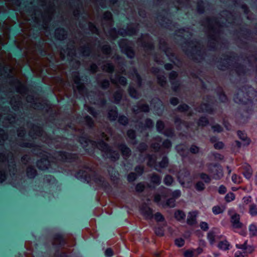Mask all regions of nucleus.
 <instances>
[{"instance_id": "4468645a", "label": "nucleus", "mask_w": 257, "mask_h": 257, "mask_svg": "<svg viewBox=\"0 0 257 257\" xmlns=\"http://www.w3.org/2000/svg\"><path fill=\"white\" fill-rule=\"evenodd\" d=\"M249 234L250 236L253 237L257 236V225L252 223L248 227Z\"/></svg>"}, {"instance_id": "393cba45", "label": "nucleus", "mask_w": 257, "mask_h": 257, "mask_svg": "<svg viewBox=\"0 0 257 257\" xmlns=\"http://www.w3.org/2000/svg\"><path fill=\"white\" fill-rule=\"evenodd\" d=\"M27 174L29 178H34L36 176V171L33 167H29L27 168Z\"/></svg>"}, {"instance_id": "4c0bfd02", "label": "nucleus", "mask_w": 257, "mask_h": 257, "mask_svg": "<svg viewBox=\"0 0 257 257\" xmlns=\"http://www.w3.org/2000/svg\"><path fill=\"white\" fill-rule=\"evenodd\" d=\"M184 148L185 147L182 145H179L176 147L177 151L182 156L184 155V152L185 151Z\"/></svg>"}, {"instance_id": "f257e3e1", "label": "nucleus", "mask_w": 257, "mask_h": 257, "mask_svg": "<svg viewBox=\"0 0 257 257\" xmlns=\"http://www.w3.org/2000/svg\"><path fill=\"white\" fill-rule=\"evenodd\" d=\"M254 247L251 242H237L232 251V257H245L251 253Z\"/></svg>"}, {"instance_id": "bf43d9fd", "label": "nucleus", "mask_w": 257, "mask_h": 257, "mask_svg": "<svg viewBox=\"0 0 257 257\" xmlns=\"http://www.w3.org/2000/svg\"><path fill=\"white\" fill-rule=\"evenodd\" d=\"M155 233L159 236H162L164 234V231L161 228H156L155 229Z\"/></svg>"}, {"instance_id": "c03bdc74", "label": "nucleus", "mask_w": 257, "mask_h": 257, "mask_svg": "<svg viewBox=\"0 0 257 257\" xmlns=\"http://www.w3.org/2000/svg\"><path fill=\"white\" fill-rule=\"evenodd\" d=\"M136 178H137V175L134 173H131L129 174L127 176L128 181L130 182L134 181V180H135Z\"/></svg>"}, {"instance_id": "de8ad7c7", "label": "nucleus", "mask_w": 257, "mask_h": 257, "mask_svg": "<svg viewBox=\"0 0 257 257\" xmlns=\"http://www.w3.org/2000/svg\"><path fill=\"white\" fill-rule=\"evenodd\" d=\"M156 140L157 141V142H159V143H155V144H152V147L155 150H158V149L160 148V143H161V139L160 138H156Z\"/></svg>"}, {"instance_id": "a878e982", "label": "nucleus", "mask_w": 257, "mask_h": 257, "mask_svg": "<svg viewBox=\"0 0 257 257\" xmlns=\"http://www.w3.org/2000/svg\"><path fill=\"white\" fill-rule=\"evenodd\" d=\"M151 182L156 185H159L161 182V178L155 174L152 176L151 178Z\"/></svg>"}, {"instance_id": "39448f33", "label": "nucleus", "mask_w": 257, "mask_h": 257, "mask_svg": "<svg viewBox=\"0 0 257 257\" xmlns=\"http://www.w3.org/2000/svg\"><path fill=\"white\" fill-rule=\"evenodd\" d=\"M178 180L182 185L186 183H190L192 181L190 173L187 170H184L183 172L179 173Z\"/></svg>"}, {"instance_id": "69168bd1", "label": "nucleus", "mask_w": 257, "mask_h": 257, "mask_svg": "<svg viewBox=\"0 0 257 257\" xmlns=\"http://www.w3.org/2000/svg\"><path fill=\"white\" fill-rule=\"evenodd\" d=\"M178 108L180 111H184L188 109V106L186 104H183L179 105Z\"/></svg>"}, {"instance_id": "09e8293b", "label": "nucleus", "mask_w": 257, "mask_h": 257, "mask_svg": "<svg viewBox=\"0 0 257 257\" xmlns=\"http://www.w3.org/2000/svg\"><path fill=\"white\" fill-rule=\"evenodd\" d=\"M104 253H105V255L107 257H110V256H112V255L113 254V250H112V249L111 248H107L105 250Z\"/></svg>"}, {"instance_id": "864d4df0", "label": "nucleus", "mask_w": 257, "mask_h": 257, "mask_svg": "<svg viewBox=\"0 0 257 257\" xmlns=\"http://www.w3.org/2000/svg\"><path fill=\"white\" fill-rule=\"evenodd\" d=\"M145 188V186L142 183L138 184L136 187V189L138 192H142Z\"/></svg>"}, {"instance_id": "c756f323", "label": "nucleus", "mask_w": 257, "mask_h": 257, "mask_svg": "<svg viewBox=\"0 0 257 257\" xmlns=\"http://www.w3.org/2000/svg\"><path fill=\"white\" fill-rule=\"evenodd\" d=\"M156 159L155 156H149L148 165L150 167L154 166L155 167V165H157V164H156Z\"/></svg>"}, {"instance_id": "ea45409f", "label": "nucleus", "mask_w": 257, "mask_h": 257, "mask_svg": "<svg viewBox=\"0 0 257 257\" xmlns=\"http://www.w3.org/2000/svg\"><path fill=\"white\" fill-rule=\"evenodd\" d=\"M94 181L98 184V185H101L104 182V178L101 176H97L95 177Z\"/></svg>"}, {"instance_id": "473e14b6", "label": "nucleus", "mask_w": 257, "mask_h": 257, "mask_svg": "<svg viewBox=\"0 0 257 257\" xmlns=\"http://www.w3.org/2000/svg\"><path fill=\"white\" fill-rule=\"evenodd\" d=\"M103 69L107 72H111L113 69V66L110 63H106L102 66Z\"/></svg>"}, {"instance_id": "0e129e2a", "label": "nucleus", "mask_w": 257, "mask_h": 257, "mask_svg": "<svg viewBox=\"0 0 257 257\" xmlns=\"http://www.w3.org/2000/svg\"><path fill=\"white\" fill-rule=\"evenodd\" d=\"M135 170L139 175H141L144 171V168L143 167L139 166L135 168Z\"/></svg>"}, {"instance_id": "8fccbe9b", "label": "nucleus", "mask_w": 257, "mask_h": 257, "mask_svg": "<svg viewBox=\"0 0 257 257\" xmlns=\"http://www.w3.org/2000/svg\"><path fill=\"white\" fill-rule=\"evenodd\" d=\"M85 107L87 111L88 112H89L91 114H92L94 116H96V113L92 107L87 106L86 105H85Z\"/></svg>"}, {"instance_id": "f3484780", "label": "nucleus", "mask_w": 257, "mask_h": 257, "mask_svg": "<svg viewBox=\"0 0 257 257\" xmlns=\"http://www.w3.org/2000/svg\"><path fill=\"white\" fill-rule=\"evenodd\" d=\"M55 36L59 40H63L66 36V32L63 29H58L55 31Z\"/></svg>"}, {"instance_id": "37998d69", "label": "nucleus", "mask_w": 257, "mask_h": 257, "mask_svg": "<svg viewBox=\"0 0 257 257\" xmlns=\"http://www.w3.org/2000/svg\"><path fill=\"white\" fill-rule=\"evenodd\" d=\"M208 122L206 118L201 117L199 120L198 124L199 125L205 126L208 124Z\"/></svg>"}, {"instance_id": "603ef678", "label": "nucleus", "mask_w": 257, "mask_h": 257, "mask_svg": "<svg viewBox=\"0 0 257 257\" xmlns=\"http://www.w3.org/2000/svg\"><path fill=\"white\" fill-rule=\"evenodd\" d=\"M111 17L112 15L111 13L108 12H105L103 15V19L107 21H110L111 19Z\"/></svg>"}, {"instance_id": "7ed1b4c3", "label": "nucleus", "mask_w": 257, "mask_h": 257, "mask_svg": "<svg viewBox=\"0 0 257 257\" xmlns=\"http://www.w3.org/2000/svg\"><path fill=\"white\" fill-rule=\"evenodd\" d=\"M228 214L230 218L232 227L235 229L245 228V225L240 221V215L234 209H229Z\"/></svg>"}, {"instance_id": "4be33fe9", "label": "nucleus", "mask_w": 257, "mask_h": 257, "mask_svg": "<svg viewBox=\"0 0 257 257\" xmlns=\"http://www.w3.org/2000/svg\"><path fill=\"white\" fill-rule=\"evenodd\" d=\"M249 213L251 216H257V206L254 204H251L249 207Z\"/></svg>"}, {"instance_id": "c85d7f7f", "label": "nucleus", "mask_w": 257, "mask_h": 257, "mask_svg": "<svg viewBox=\"0 0 257 257\" xmlns=\"http://www.w3.org/2000/svg\"><path fill=\"white\" fill-rule=\"evenodd\" d=\"M224 199L227 202H230L234 200L235 195L232 192H229L225 195Z\"/></svg>"}, {"instance_id": "9b49d317", "label": "nucleus", "mask_w": 257, "mask_h": 257, "mask_svg": "<svg viewBox=\"0 0 257 257\" xmlns=\"http://www.w3.org/2000/svg\"><path fill=\"white\" fill-rule=\"evenodd\" d=\"M168 164V160L166 157H164L162 160L158 165L157 164L155 166V169L161 172V169L166 168Z\"/></svg>"}, {"instance_id": "2eb2a0df", "label": "nucleus", "mask_w": 257, "mask_h": 257, "mask_svg": "<svg viewBox=\"0 0 257 257\" xmlns=\"http://www.w3.org/2000/svg\"><path fill=\"white\" fill-rule=\"evenodd\" d=\"M122 154L124 158L128 157L131 154V150L125 145L122 144L119 146Z\"/></svg>"}, {"instance_id": "a19ab883", "label": "nucleus", "mask_w": 257, "mask_h": 257, "mask_svg": "<svg viewBox=\"0 0 257 257\" xmlns=\"http://www.w3.org/2000/svg\"><path fill=\"white\" fill-rule=\"evenodd\" d=\"M157 129L159 132L163 131L164 124V123L161 121H158L156 124Z\"/></svg>"}, {"instance_id": "f03ea898", "label": "nucleus", "mask_w": 257, "mask_h": 257, "mask_svg": "<svg viewBox=\"0 0 257 257\" xmlns=\"http://www.w3.org/2000/svg\"><path fill=\"white\" fill-rule=\"evenodd\" d=\"M97 148H98L102 151L104 152V154L103 156L105 157L110 158L112 160H116L119 158V154L116 152H112L111 150L109 149L107 145L103 142L101 141L98 143L96 145Z\"/></svg>"}, {"instance_id": "680f3d73", "label": "nucleus", "mask_w": 257, "mask_h": 257, "mask_svg": "<svg viewBox=\"0 0 257 257\" xmlns=\"http://www.w3.org/2000/svg\"><path fill=\"white\" fill-rule=\"evenodd\" d=\"M153 126V122L150 119H147L146 121L145 127L150 128Z\"/></svg>"}, {"instance_id": "c9c22d12", "label": "nucleus", "mask_w": 257, "mask_h": 257, "mask_svg": "<svg viewBox=\"0 0 257 257\" xmlns=\"http://www.w3.org/2000/svg\"><path fill=\"white\" fill-rule=\"evenodd\" d=\"M194 252V249H188L184 252V255L185 257H194L195 256Z\"/></svg>"}, {"instance_id": "20e7f679", "label": "nucleus", "mask_w": 257, "mask_h": 257, "mask_svg": "<svg viewBox=\"0 0 257 257\" xmlns=\"http://www.w3.org/2000/svg\"><path fill=\"white\" fill-rule=\"evenodd\" d=\"M209 170L210 173L215 179H220L223 176L222 168L220 166L211 165L209 166Z\"/></svg>"}, {"instance_id": "6e6d98bb", "label": "nucleus", "mask_w": 257, "mask_h": 257, "mask_svg": "<svg viewBox=\"0 0 257 257\" xmlns=\"http://www.w3.org/2000/svg\"><path fill=\"white\" fill-rule=\"evenodd\" d=\"M155 218L157 221H161L164 220L163 216L160 213H157L155 214Z\"/></svg>"}, {"instance_id": "5701e85b", "label": "nucleus", "mask_w": 257, "mask_h": 257, "mask_svg": "<svg viewBox=\"0 0 257 257\" xmlns=\"http://www.w3.org/2000/svg\"><path fill=\"white\" fill-rule=\"evenodd\" d=\"M142 213L147 218H150L152 216V210L149 207L141 209Z\"/></svg>"}, {"instance_id": "3c124183", "label": "nucleus", "mask_w": 257, "mask_h": 257, "mask_svg": "<svg viewBox=\"0 0 257 257\" xmlns=\"http://www.w3.org/2000/svg\"><path fill=\"white\" fill-rule=\"evenodd\" d=\"M200 227L204 231L207 230L209 228L208 225L206 222H201L200 224Z\"/></svg>"}, {"instance_id": "58836bf2", "label": "nucleus", "mask_w": 257, "mask_h": 257, "mask_svg": "<svg viewBox=\"0 0 257 257\" xmlns=\"http://www.w3.org/2000/svg\"><path fill=\"white\" fill-rule=\"evenodd\" d=\"M200 178L203 180L206 183H209L211 181V179L209 176L204 173L200 174Z\"/></svg>"}, {"instance_id": "052dcab7", "label": "nucleus", "mask_w": 257, "mask_h": 257, "mask_svg": "<svg viewBox=\"0 0 257 257\" xmlns=\"http://www.w3.org/2000/svg\"><path fill=\"white\" fill-rule=\"evenodd\" d=\"M7 135L5 134L4 131H0V142L1 140L5 141L7 139Z\"/></svg>"}, {"instance_id": "f704fd0d", "label": "nucleus", "mask_w": 257, "mask_h": 257, "mask_svg": "<svg viewBox=\"0 0 257 257\" xmlns=\"http://www.w3.org/2000/svg\"><path fill=\"white\" fill-rule=\"evenodd\" d=\"M129 92H130V95L132 97L135 98H138L139 97V94L136 91V90L133 87H130Z\"/></svg>"}, {"instance_id": "13d9d810", "label": "nucleus", "mask_w": 257, "mask_h": 257, "mask_svg": "<svg viewBox=\"0 0 257 257\" xmlns=\"http://www.w3.org/2000/svg\"><path fill=\"white\" fill-rule=\"evenodd\" d=\"M190 151L192 153L196 154L199 152V149L196 146H192L190 149Z\"/></svg>"}, {"instance_id": "412c9836", "label": "nucleus", "mask_w": 257, "mask_h": 257, "mask_svg": "<svg viewBox=\"0 0 257 257\" xmlns=\"http://www.w3.org/2000/svg\"><path fill=\"white\" fill-rule=\"evenodd\" d=\"M216 246L221 250H226L229 249L230 244L228 242H216Z\"/></svg>"}, {"instance_id": "5fc2aeb1", "label": "nucleus", "mask_w": 257, "mask_h": 257, "mask_svg": "<svg viewBox=\"0 0 257 257\" xmlns=\"http://www.w3.org/2000/svg\"><path fill=\"white\" fill-rule=\"evenodd\" d=\"M172 196L174 199L178 198L181 196V191L179 190H176L172 193Z\"/></svg>"}, {"instance_id": "e433bc0d", "label": "nucleus", "mask_w": 257, "mask_h": 257, "mask_svg": "<svg viewBox=\"0 0 257 257\" xmlns=\"http://www.w3.org/2000/svg\"><path fill=\"white\" fill-rule=\"evenodd\" d=\"M158 82L161 86H164L166 83V78L163 75H158L157 76Z\"/></svg>"}, {"instance_id": "b1692460", "label": "nucleus", "mask_w": 257, "mask_h": 257, "mask_svg": "<svg viewBox=\"0 0 257 257\" xmlns=\"http://www.w3.org/2000/svg\"><path fill=\"white\" fill-rule=\"evenodd\" d=\"M131 77L139 85H141V78L135 70H133V73Z\"/></svg>"}, {"instance_id": "a18cd8bd", "label": "nucleus", "mask_w": 257, "mask_h": 257, "mask_svg": "<svg viewBox=\"0 0 257 257\" xmlns=\"http://www.w3.org/2000/svg\"><path fill=\"white\" fill-rule=\"evenodd\" d=\"M6 179V175L5 172L0 169V183L4 182Z\"/></svg>"}, {"instance_id": "1a4fd4ad", "label": "nucleus", "mask_w": 257, "mask_h": 257, "mask_svg": "<svg viewBox=\"0 0 257 257\" xmlns=\"http://www.w3.org/2000/svg\"><path fill=\"white\" fill-rule=\"evenodd\" d=\"M13 156L12 153H9L7 154V157L6 156V153L5 154H0V161L3 162L5 161H7L8 164L13 163ZM10 166V165L9 164Z\"/></svg>"}, {"instance_id": "774afa93", "label": "nucleus", "mask_w": 257, "mask_h": 257, "mask_svg": "<svg viewBox=\"0 0 257 257\" xmlns=\"http://www.w3.org/2000/svg\"><path fill=\"white\" fill-rule=\"evenodd\" d=\"M214 147L216 149H222L223 147V144L221 142H218L214 144Z\"/></svg>"}, {"instance_id": "2f4dec72", "label": "nucleus", "mask_w": 257, "mask_h": 257, "mask_svg": "<svg viewBox=\"0 0 257 257\" xmlns=\"http://www.w3.org/2000/svg\"><path fill=\"white\" fill-rule=\"evenodd\" d=\"M224 209L219 206H215L212 208V212L215 214H218L222 213Z\"/></svg>"}, {"instance_id": "ddd939ff", "label": "nucleus", "mask_w": 257, "mask_h": 257, "mask_svg": "<svg viewBox=\"0 0 257 257\" xmlns=\"http://www.w3.org/2000/svg\"><path fill=\"white\" fill-rule=\"evenodd\" d=\"M243 174L246 179H250L252 175V170L250 166L245 165L243 167Z\"/></svg>"}, {"instance_id": "cd10ccee", "label": "nucleus", "mask_w": 257, "mask_h": 257, "mask_svg": "<svg viewBox=\"0 0 257 257\" xmlns=\"http://www.w3.org/2000/svg\"><path fill=\"white\" fill-rule=\"evenodd\" d=\"M117 116V113L116 111V108H113L110 110L108 112V117L111 120H115Z\"/></svg>"}, {"instance_id": "a211bd4d", "label": "nucleus", "mask_w": 257, "mask_h": 257, "mask_svg": "<svg viewBox=\"0 0 257 257\" xmlns=\"http://www.w3.org/2000/svg\"><path fill=\"white\" fill-rule=\"evenodd\" d=\"M174 216L175 218L178 221L184 220L186 217L185 213L182 210H178L175 211Z\"/></svg>"}, {"instance_id": "0eeeda50", "label": "nucleus", "mask_w": 257, "mask_h": 257, "mask_svg": "<svg viewBox=\"0 0 257 257\" xmlns=\"http://www.w3.org/2000/svg\"><path fill=\"white\" fill-rule=\"evenodd\" d=\"M37 165L40 169L45 170L48 168L50 162L47 159L43 158L37 162Z\"/></svg>"}, {"instance_id": "338daca9", "label": "nucleus", "mask_w": 257, "mask_h": 257, "mask_svg": "<svg viewBox=\"0 0 257 257\" xmlns=\"http://www.w3.org/2000/svg\"><path fill=\"white\" fill-rule=\"evenodd\" d=\"M102 51L106 54H109L110 51V47L108 45L104 46L102 48Z\"/></svg>"}, {"instance_id": "dca6fc26", "label": "nucleus", "mask_w": 257, "mask_h": 257, "mask_svg": "<svg viewBox=\"0 0 257 257\" xmlns=\"http://www.w3.org/2000/svg\"><path fill=\"white\" fill-rule=\"evenodd\" d=\"M112 81L116 84H120L122 85H125L126 83V79L124 77H119L118 75L116 76L115 78H111Z\"/></svg>"}, {"instance_id": "aec40b11", "label": "nucleus", "mask_w": 257, "mask_h": 257, "mask_svg": "<svg viewBox=\"0 0 257 257\" xmlns=\"http://www.w3.org/2000/svg\"><path fill=\"white\" fill-rule=\"evenodd\" d=\"M161 205L163 207H174L175 206V200L174 198H170L168 199L166 202H163V203H161Z\"/></svg>"}, {"instance_id": "7c9ffc66", "label": "nucleus", "mask_w": 257, "mask_h": 257, "mask_svg": "<svg viewBox=\"0 0 257 257\" xmlns=\"http://www.w3.org/2000/svg\"><path fill=\"white\" fill-rule=\"evenodd\" d=\"M195 188L197 191H202L204 189L205 185L203 182L199 181L196 184Z\"/></svg>"}, {"instance_id": "79ce46f5", "label": "nucleus", "mask_w": 257, "mask_h": 257, "mask_svg": "<svg viewBox=\"0 0 257 257\" xmlns=\"http://www.w3.org/2000/svg\"><path fill=\"white\" fill-rule=\"evenodd\" d=\"M118 121L120 123L125 125L127 123V118L124 116H120L118 118Z\"/></svg>"}, {"instance_id": "9d476101", "label": "nucleus", "mask_w": 257, "mask_h": 257, "mask_svg": "<svg viewBox=\"0 0 257 257\" xmlns=\"http://www.w3.org/2000/svg\"><path fill=\"white\" fill-rule=\"evenodd\" d=\"M149 110V107L148 105L139 104L138 106L133 108V111L136 113H138L141 111L148 112Z\"/></svg>"}, {"instance_id": "4d7b16f0", "label": "nucleus", "mask_w": 257, "mask_h": 257, "mask_svg": "<svg viewBox=\"0 0 257 257\" xmlns=\"http://www.w3.org/2000/svg\"><path fill=\"white\" fill-rule=\"evenodd\" d=\"M74 81L75 82V83L77 85V86L78 87H79V88H80L81 87V86L80 84V79L77 76V74H75V77L74 78Z\"/></svg>"}, {"instance_id": "e2e57ef3", "label": "nucleus", "mask_w": 257, "mask_h": 257, "mask_svg": "<svg viewBox=\"0 0 257 257\" xmlns=\"http://www.w3.org/2000/svg\"><path fill=\"white\" fill-rule=\"evenodd\" d=\"M226 192V188L224 185H221L218 189L219 194H223Z\"/></svg>"}, {"instance_id": "49530a36", "label": "nucleus", "mask_w": 257, "mask_h": 257, "mask_svg": "<svg viewBox=\"0 0 257 257\" xmlns=\"http://www.w3.org/2000/svg\"><path fill=\"white\" fill-rule=\"evenodd\" d=\"M232 181L235 183L238 184L240 182V178L236 174H233L232 176Z\"/></svg>"}, {"instance_id": "6ab92c4d", "label": "nucleus", "mask_w": 257, "mask_h": 257, "mask_svg": "<svg viewBox=\"0 0 257 257\" xmlns=\"http://www.w3.org/2000/svg\"><path fill=\"white\" fill-rule=\"evenodd\" d=\"M198 110L199 112H212V108L209 104H203L199 108H198Z\"/></svg>"}, {"instance_id": "6e6552de", "label": "nucleus", "mask_w": 257, "mask_h": 257, "mask_svg": "<svg viewBox=\"0 0 257 257\" xmlns=\"http://www.w3.org/2000/svg\"><path fill=\"white\" fill-rule=\"evenodd\" d=\"M197 213L196 211L190 212L189 213L187 222L189 225H193L196 222V216Z\"/></svg>"}, {"instance_id": "72a5a7b5", "label": "nucleus", "mask_w": 257, "mask_h": 257, "mask_svg": "<svg viewBox=\"0 0 257 257\" xmlns=\"http://www.w3.org/2000/svg\"><path fill=\"white\" fill-rule=\"evenodd\" d=\"M173 181V178L170 175H167L164 178V183L168 186L171 185Z\"/></svg>"}, {"instance_id": "bb28decb", "label": "nucleus", "mask_w": 257, "mask_h": 257, "mask_svg": "<svg viewBox=\"0 0 257 257\" xmlns=\"http://www.w3.org/2000/svg\"><path fill=\"white\" fill-rule=\"evenodd\" d=\"M177 76V74L176 72L173 71L170 73V79L171 81V82L172 83L173 85V89L176 90L177 89L176 86L175 85L174 81L176 79V78Z\"/></svg>"}, {"instance_id": "423d86ee", "label": "nucleus", "mask_w": 257, "mask_h": 257, "mask_svg": "<svg viewBox=\"0 0 257 257\" xmlns=\"http://www.w3.org/2000/svg\"><path fill=\"white\" fill-rule=\"evenodd\" d=\"M244 95L245 94L242 90H238L234 97L235 102L236 103H240L243 104L247 103L249 101V99L248 98L246 97Z\"/></svg>"}, {"instance_id": "f8f14e48", "label": "nucleus", "mask_w": 257, "mask_h": 257, "mask_svg": "<svg viewBox=\"0 0 257 257\" xmlns=\"http://www.w3.org/2000/svg\"><path fill=\"white\" fill-rule=\"evenodd\" d=\"M208 239L209 241H215L218 239H224L222 236H219L217 231L214 230L210 231L208 233Z\"/></svg>"}]
</instances>
